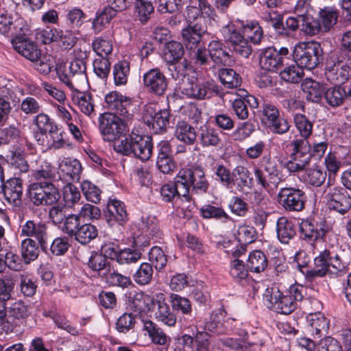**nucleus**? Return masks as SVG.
<instances>
[{"instance_id": "19", "label": "nucleus", "mask_w": 351, "mask_h": 351, "mask_svg": "<svg viewBox=\"0 0 351 351\" xmlns=\"http://www.w3.org/2000/svg\"><path fill=\"white\" fill-rule=\"evenodd\" d=\"M143 119L154 133L162 134L169 124L170 111L163 109L156 112L152 105H148L145 108Z\"/></svg>"}, {"instance_id": "31", "label": "nucleus", "mask_w": 351, "mask_h": 351, "mask_svg": "<svg viewBox=\"0 0 351 351\" xmlns=\"http://www.w3.org/2000/svg\"><path fill=\"white\" fill-rule=\"evenodd\" d=\"M82 171V165L75 158H64L58 165V173L60 178L62 176L68 182L78 181Z\"/></svg>"}, {"instance_id": "43", "label": "nucleus", "mask_w": 351, "mask_h": 351, "mask_svg": "<svg viewBox=\"0 0 351 351\" xmlns=\"http://www.w3.org/2000/svg\"><path fill=\"white\" fill-rule=\"evenodd\" d=\"M116 14L117 12L112 8L107 6H105L101 10H98L92 23V27L95 33H99L104 29Z\"/></svg>"}, {"instance_id": "5", "label": "nucleus", "mask_w": 351, "mask_h": 351, "mask_svg": "<svg viewBox=\"0 0 351 351\" xmlns=\"http://www.w3.org/2000/svg\"><path fill=\"white\" fill-rule=\"evenodd\" d=\"M12 46L16 51L34 63V66L40 73L48 74L51 64L46 57H43L36 43L28 38L16 36L12 40Z\"/></svg>"}, {"instance_id": "63", "label": "nucleus", "mask_w": 351, "mask_h": 351, "mask_svg": "<svg viewBox=\"0 0 351 351\" xmlns=\"http://www.w3.org/2000/svg\"><path fill=\"white\" fill-rule=\"evenodd\" d=\"M148 256L149 261L154 266L156 270L160 271L167 265V256L160 247H152L149 252Z\"/></svg>"}, {"instance_id": "10", "label": "nucleus", "mask_w": 351, "mask_h": 351, "mask_svg": "<svg viewBox=\"0 0 351 351\" xmlns=\"http://www.w3.org/2000/svg\"><path fill=\"white\" fill-rule=\"evenodd\" d=\"M29 193L30 200L36 206H51L60 198L58 189L47 181L32 183Z\"/></svg>"}, {"instance_id": "56", "label": "nucleus", "mask_w": 351, "mask_h": 351, "mask_svg": "<svg viewBox=\"0 0 351 351\" xmlns=\"http://www.w3.org/2000/svg\"><path fill=\"white\" fill-rule=\"evenodd\" d=\"M184 55L182 45L176 41H169L166 43L164 51V58L169 63L180 59Z\"/></svg>"}, {"instance_id": "61", "label": "nucleus", "mask_w": 351, "mask_h": 351, "mask_svg": "<svg viewBox=\"0 0 351 351\" xmlns=\"http://www.w3.org/2000/svg\"><path fill=\"white\" fill-rule=\"evenodd\" d=\"M92 47L98 56L108 57L112 51L113 45L110 40L97 37L93 41Z\"/></svg>"}, {"instance_id": "49", "label": "nucleus", "mask_w": 351, "mask_h": 351, "mask_svg": "<svg viewBox=\"0 0 351 351\" xmlns=\"http://www.w3.org/2000/svg\"><path fill=\"white\" fill-rule=\"evenodd\" d=\"M21 254L25 264L35 261L39 254V249L36 241L29 238L24 239L21 244Z\"/></svg>"}, {"instance_id": "53", "label": "nucleus", "mask_w": 351, "mask_h": 351, "mask_svg": "<svg viewBox=\"0 0 351 351\" xmlns=\"http://www.w3.org/2000/svg\"><path fill=\"white\" fill-rule=\"evenodd\" d=\"M200 213L204 219H215L222 223L230 220V217L221 208L210 204H206L200 208Z\"/></svg>"}, {"instance_id": "17", "label": "nucleus", "mask_w": 351, "mask_h": 351, "mask_svg": "<svg viewBox=\"0 0 351 351\" xmlns=\"http://www.w3.org/2000/svg\"><path fill=\"white\" fill-rule=\"evenodd\" d=\"M278 202L287 211L299 212L304 208L305 193L298 188H281L278 193Z\"/></svg>"}, {"instance_id": "33", "label": "nucleus", "mask_w": 351, "mask_h": 351, "mask_svg": "<svg viewBox=\"0 0 351 351\" xmlns=\"http://www.w3.org/2000/svg\"><path fill=\"white\" fill-rule=\"evenodd\" d=\"M73 103L77 106L80 110L85 115L93 118L96 115L95 104L91 95L80 91V87L70 89Z\"/></svg>"}, {"instance_id": "20", "label": "nucleus", "mask_w": 351, "mask_h": 351, "mask_svg": "<svg viewBox=\"0 0 351 351\" xmlns=\"http://www.w3.org/2000/svg\"><path fill=\"white\" fill-rule=\"evenodd\" d=\"M152 302L155 319L167 326H174L176 324L177 317L166 302L164 294L156 293L154 295Z\"/></svg>"}, {"instance_id": "32", "label": "nucleus", "mask_w": 351, "mask_h": 351, "mask_svg": "<svg viewBox=\"0 0 351 351\" xmlns=\"http://www.w3.org/2000/svg\"><path fill=\"white\" fill-rule=\"evenodd\" d=\"M207 27L204 24L197 22L193 25H189L182 30V36L186 48L192 50L197 47L202 36L206 32Z\"/></svg>"}, {"instance_id": "26", "label": "nucleus", "mask_w": 351, "mask_h": 351, "mask_svg": "<svg viewBox=\"0 0 351 351\" xmlns=\"http://www.w3.org/2000/svg\"><path fill=\"white\" fill-rule=\"evenodd\" d=\"M208 51L210 59L214 64L210 68L213 69L214 73L216 72L217 66H228L232 62V57L224 44L218 40H213L210 42Z\"/></svg>"}, {"instance_id": "16", "label": "nucleus", "mask_w": 351, "mask_h": 351, "mask_svg": "<svg viewBox=\"0 0 351 351\" xmlns=\"http://www.w3.org/2000/svg\"><path fill=\"white\" fill-rule=\"evenodd\" d=\"M138 228L141 235L137 236L134 240V244L137 247H147L150 245V239L154 242L161 239V231L158 219L154 216L143 217L138 223Z\"/></svg>"}, {"instance_id": "2", "label": "nucleus", "mask_w": 351, "mask_h": 351, "mask_svg": "<svg viewBox=\"0 0 351 351\" xmlns=\"http://www.w3.org/2000/svg\"><path fill=\"white\" fill-rule=\"evenodd\" d=\"M304 252H299L295 254V259L298 263L299 269L304 274L305 278L308 282L314 281L317 278H322L326 275L337 276L343 272L346 268V263L342 261L340 256L330 249H324L319 252L318 255L314 258V268L308 269L304 273L302 269L308 262L300 263L299 260L305 256Z\"/></svg>"}, {"instance_id": "60", "label": "nucleus", "mask_w": 351, "mask_h": 351, "mask_svg": "<svg viewBox=\"0 0 351 351\" xmlns=\"http://www.w3.org/2000/svg\"><path fill=\"white\" fill-rule=\"evenodd\" d=\"M9 162L11 167L16 170H19L20 173H27L29 171V165L24 158L23 152L20 149L12 151Z\"/></svg>"}, {"instance_id": "48", "label": "nucleus", "mask_w": 351, "mask_h": 351, "mask_svg": "<svg viewBox=\"0 0 351 351\" xmlns=\"http://www.w3.org/2000/svg\"><path fill=\"white\" fill-rule=\"evenodd\" d=\"M234 185L239 191H243L245 187L250 188L252 185V178L249 170L243 166L236 167L232 171Z\"/></svg>"}, {"instance_id": "4", "label": "nucleus", "mask_w": 351, "mask_h": 351, "mask_svg": "<svg viewBox=\"0 0 351 351\" xmlns=\"http://www.w3.org/2000/svg\"><path fill=\"white\" fill-rule=\"evenodd\" d=\"M254 174L257 184L264 189L269 188L270 184L277 187L285 179L282 166L269 155L262 157L258 166L254 167Z\"/></svg>"}, {"instance_id": "38", "label": "nucleus", "mask_w": 351, "mask_h": 351, "mask_svg": "<svg viewBox=\"0 0 351 351\" xmlns=\"http://www.w3.org/2000/svg\"><path fill=\"white\" fill-rule=\"evenodd\" d=\"M276 232L278 240L283 244H287L295 235V225L286 217H280L276 222Z\"/></svg>"}, {"instance_id": "62", "label": "nucleus", "mask_w": 351, "mask_h": 351, "mask_svg": "<svg viewBox=\"0 0 351 351\" xmlns=\"http://www.w3.org/2000/svg\"><path fill=\"white\" fill-rule=\"evenodd\" d=\"M93 71L101 80H106L110 73V62L108 57L98 56L93 62Z\"/></svg>"}, {"instance_id": "28", "label": "nucleus", "mask_w": 351, "mask_h": 351, "mask_svg": "<svg viewBox=\"0 0 351 351\" xmlns=\"http://www.w3.org/2000/svg\"><path fill=\"white\" fill-rule=\"evenodd\" d=\"M293 121L299 136L295 135L290 142L300 144L303 142L306 145H311L308 138L313 134V121L305 114L299 112L293 114Z\"/></svg>"}, {"instance_id": "7", "label": "nucleus", "mask_w": 351, "mask_h": 351, "mask_svg": "<svg viewBox=\"0 0 351 351\" xmlns=\"http://www.w3.org/2000/svg\"><path fill=\"white\" fill-rule=\"evenodd\" d=\"M292 56L294 62L302 69L312 70L319 64L322 49L316 42H302L295 46Z\"/></svg>"}, {"instance_id": "47", "label": "nucleus", "mask_w": 351, "mask_h": 351, "mask_svg": "<svg viewBox=\"0 0 351 351\" xmlns=\"http://www.w3.org/2000/svg\"><path fill=\"white\" fill-rule=\"evenodd\" d=\"M247 266L250 271L260 273L267 267V259L262 251L254 250L248 256Z\"/></svg>"}, {"instance_id": "55", "label": "nucleus", "mask_w": 351, "mask_h": 351, "mask_svg": "<svg viewBox=\"0 0 351 351\" xmlns=\"http://www.w3.org/2000/svg\"><path fill=\"white\" fill-rule=\"evenodd\" d=\"M319 23L322 32H326L336 24L338 14L336 10L332 7H326L319 12Z\"/></svg>"}, {"instance_id": "51", "label": "nucleus", "mask_w": 351, "mask_h": 351, "mask_svg": "<svg viewBox=\"0 0 351 351\" xmlns=\"http://www.w3.org/2000/svg\"><path fill=\"white\" fill-rule=\"evenodd\" d=\"M169 302L173 311L181 313L185 315H191L193 308L191 301L186 297L181 296L177 293H171Z\"/></svg>"}, {"instance_id": "30", "label": "nucleus", "mask_w": 351, "mask_h": 351, "mask_svg": "<svg viewBox=\"0 0 351 351\" xmlns=\"http://www.w3.org/2000/svg\"><path fill=\"white\" fill-rule=\"evenodd\" d=\"M5 200L11 205L19 206L23 195L22 180L18 178H10L3 182L1 191Z\"/></svg>"}, {"instance_id": "58", "label": "nucleus", "mask_w": 351, "mask_h": 351, "mask_svg": "<svg viewBox=\"0 0 351 351\" xmlns=\"http://www.w3.org/2000/svg\"><path fill=\"white\" fill-rule=\"evenodd\" d=\"M0 256H2L5 267L14 271H19L22 269L23 261L14 251L3 249L2 252H0Z\"/></svg>"}, {"instance_id": "6", "label": "nucleus", "mask_w": 351, "mask_h": 351, "mask_svg": "<svg viewBox=\"0 0 351 351\" xmlns=\"http://www.w3.org/2000/svg\"><path fill=\"white\" fill-rule=\"evenodd\" d=\"M62 230L82 245H86L98 235L97 228L90 223H81L78 216L69 215L63 223Z\"/></svg>"}, {"instance_id": "37", "label": "nucleus", "mask_w": 351, "mask_h": 351, "mask_svg": "<svg viewBox=\"0 0 351 351\" xmlns=\"http://www.w3.org/2000/svg\"><path fill=\"white\" fill-rule=\"evenodd\" d=\"M174 136L185 145H191L197 139V133L194 127L186 121H178L176 125Z\"/></svg>"}, {"instance_id": "14", "label": "nucleus", "mask_w": 351, "mask_h": 351, "mask_svg": "<svg viewBox=\"0 0 351 351\" xmlns=\"http://www.w3.org/2000/svg\"><path fill=\"white\" fill-rule=\"evenodd\" d=\"M125 122L114 113L102 114L99 119V131L106 142H113L125 133Z\"/></svg>"}, {"instance_id": "44", "label": "nucleus", "mask_w": 351, "mask_h": 351, "mask_svg": "<svg viewBox=\"0 0 351 351\" xmlns=\"http://www.w3.org/2000/svg\"><path fill=\"white\" fill-rule=\"evenodd\" d=\"M219 78L221 83L226 88H237L241 84V77L234 70L232 69H217Z\"/></svg>"}, {"instance_id": "54", "label": "nucleus", "mask_w": 351, "mask_h": 351, "mask_svg": "<svg viewBox=\"0 0 351 351\" xmlns=\"http://www.w3.org/2000/svg\"><path fill=\"white\" fill-rule=\"evenodd\" d=\"M280 76L285 82L297 84L303 78V69L295 62V64L285 67L280 71Z\"/></svg>"}, {"instance_id": "3", "label": "nucleus", "mask_w": 351, "mask_h": 351, "mask_svg": "<svg viewBox=\"0 0 351 351\" xmlns=\"http://www.w3.org/2000/svg\"><path fill=\"white\" fill-rule=\"evenodd\" d=\"M152 138L141 135L132 130L130 135L114 145L116 152L124 156H133L142 161L148 160L153 151Z\"/></svg>"}, {"instance_id": "40", "label": "nucleus", "mask_w": 351, "mask_h": 351, "mask_svg": "<svg viewBox=\"0 0 351 351\" xmlns=\"http://www.w3.org/2000/svg\"><path fill=\"white\" fill-rule=\"evenodd\" d=\"M347 97L345 88L340 85L328 88L324 93L326 102L331 108H337L343 105Z\"/></svg>"}, {"instance_id": "12", "label": "nucleus", "mask_w": 351, "mask_h": 351, "mask_svg": "<svg viewBox=\"0 0 351 351\" xmlns=\"http://www.w3.org/2000/svg\"><path fill=\"white\" fill-rule=\"evenodd\" d=\"M181 88V93L188 98L202 100L211 97L219 91L218 86L213 80H202L196 77H187Z\"/></svg>"}, {"instance_id": "29", "label": "nucleus", "mask_w": 351, "mask_h": 351, "mask_svg": "<svg viewBox=\"0 0 351 351\" xmlns=\"http://www.w3.org/2000/svg\"><path fill=\"white\" fill-rule=\"evenodd\" d=\"M349 67L341 62L328 59L326 62L325 75L331 84H341L349 77Z\"/></svg>"}, {"instance_id": "34", "label": "nucleus", "mask_w": 351, "mask_h": 351, "mask_svg": "<svg viewBox=\"0 0 351 351\" xmlns=\"http://www.w3.org/2000/svg\"><path fill=\"white\" fill-rule=\"evenodd\" d=\"M309 323L308 330L314 338H320L322 336L328 334L329 329V322L320 312L310 314L308 316Z\"/></svg>"}, {"instance_id": "21", "label": "nucleus", "mask_w": 351, "mask_h": 351, "mask_svg": "<svg viewBox=\"0 0 351 351\" xmlns=\"http://www.w3.org/2000/svg\"><path fill=\"white\" fill-rule=\"evenodd\" d=\"M328 208L341 215L351 208V196L342 187L330 188L326 195Z\"/></svg>"}, {"instance_id": "52", "label": "nucleus", "mask_w": 351, "mask_h": 351, "mask_svg": "<svg viewBox=\"0 0 351 351\" xmlns=\"http://www.w3.org/2000/svg\"><path fill=\"white\" fill-rule=\"evenodd\" d=\"M199 139L203 147L217 146L221 141L218 131L207 125L201 126Z\"/></svg>"}, {"instance_id": "59", "label": "nucleus", "mask_w": 351, "mask_h": 351, "mask_svg": "<svg viewBox=\"0 0 351 351\" xmlns=\"http://www.w3.org/2000/svg\"><path fill=\"white\" fill-rule=\"evenodd\" d=\"M301 30L306 35L314 36L322 32L320 23L310 15L300 18Z\"/></svg>"}, {"instance_id": "1", "label": "nucleus", "mask_w": 351, "mask_h": 351, "mask_svg": "<svg viewBox=\"0 0 351 351\" xmlns=\"http://www.w3.org/2000/svg\"><path fill=\"white\" fill-rule=\"evenodd\" d=\"M209 183L205 173L200 167L181 169L174 178L173 183L163 184L160 188V195L163 201L173 202L182 196L189 200L190 189L197 194L207 192Z\"/></svg>"}, {"instance_id": "36", "label": "nucleus", "mask_w": 351, "mask_h": 351, "mask_svg": "<svg viewBox=\"0 0 351 351\" xmlns=\"http://www.w3.org/2000/svg\"><path fill=\"white\" fill-rule=\"evenodd\" d=\"M36 162V169L31 171V180L38 181L42 179L51 180L56 178V167L47 160L39 158Z\"/></svg>"}, {"instance_id": "13", "label": "nucleus", "mask_w": 351, "mask_h": 351, "mask_svg": "<svg viewBox=\"0 0 351 351\" xmlns=\"http://www.w3.org/2000/svg\"><path fill=\"white\" fill-rule=\"evenodd\" d=\"M289 160L285 167L291 173L304 171L311 160V145L302 142L301 144L289 143Z\"/></svg>"}, {"instance_id": "15", "label": "nucleus", "mask_w": 351, "mask_h": 351, "mask_svg": "<svg viewBox=\"0 0 351 351\" xmlns=\"http://www.w3.org/2000/svg\"><path fill=\"white\" fill-rule=\"evenodd\" d=\"M221 33L224 41L229 43L233 50L244 58H248L252 51V46L247 38L238 31L232 23L222 27Z\"/></svg>"}, {"instance_id": "25", "label": "nucleus", "mask_w": 351, "mask_h": 351, "mask_svg": "<svg viewBox=\"0 0 351 351\" xmlns=\"http://www.w3.org/2000/svg\"><path fill=\"white\" fill-rule=\"evenodd\" d=\"M106 108L114 114L124 117L129 115V108L132 105V99L117 91H111L105 96Z\"/></svg>"}, {"instance_id": "24", "label": "nucleus", "mask_w": 351, "mask_h": 351, "mask_svg": "<svg viewBox=\"0 0 351 351\" xmlns=\"http://www.w3.org/2000/svg\"><path fill=\"white\" fill-rule=\"evenodd\" d=\"M145 88L151 93L162 95L167 88V79L158 68L151 69L143 75Z\"/></svg>"}, {"instance_id": "27", "label": "nucleus", "mask_w": 351, "mask_h": 351, "mask_svg": "<svg viewBox=\"0 0 351 351\" xmlns=\"http://www.w3.org/2000/svg\"><path fill=\"white\" fill-rule=\"evenodd\" d=\"M106 220L110 226L123 225L128 219L125 204L115 198H110L105 212Z\"/></svg>"}, {"instance_id": "11", "label": "nucleus", "mask_w": 351, "mask_h": 351, "mask_svg": "<svg viewBox=\"0 0 351 351\" xmlns=\"http://www.w3.org/2000/svg\"><path fill=\"white\" fill-rule=\"evenodd\" d=\"M291 54L287 47H280L279 50L274 47L263 49L259 55V64L262 69L270 72H277L287 61Z\"/></svg>"}, {"instance_id": "42", "label": "nucleus", "mask_w": 351, "mask_h": 351, "mask_svg": "<svg viewBox=\"0 0 351 351\" xmlns=\"http://www.w3.org/2000/svg\"><path fill=\"white\" fill-rule=\"evenodd\" d=\"M301 88L308 101L318 103L323 93L322 86L311 78H306L301 84Z\"/></svg>"}, {"instance_id": "50", "label": "nucleus", "mask_w": 351, "mask_h": 351, "mask_svg": "<svg viewBox=\"0 0 351 351\" xmlns=\"http://www.w3.org/2000/svg\"><path fill=\"white\" fill-rule=\"evenodd\" d=\"M154 0H136L134 3L135 13L141 23L145 24L153 14L154 8Z\"/></svg>"}, {"instance_id": "39", "label": "nucleus", "mask_w": 351, "mask_h": 351, "mask_svg": "<svg viewBox=\"0 0 351 351\" xmlns=\"http://www.w3.org/2000/svg\"><path fill=\"white\" fill-rule=\"evenodd\" d=\"M143 330L147 333L154 344L164 346L169 339L163 330L151 320L143 321Z\"/></svg>"}, {"instance_id": "22", "label": "nucleus", "mask_w": 351, "mask_h": 351, "mask_svg": "<svg viewBox=\"0 0 351 351\" xmlns=\"http://www.w3.org/2000/svg\"><path fill=\"white\" fill-rule=\"evenodd\" d=\"M36 38L47 45L62 40L66 48H71L75 43V38L69 34L67 37L63 30L47 25L45 28H38L35 32Z\"/></svg>"}, {"instance_id": "64", "label": "nucleus", "mask_w": 351, "mask_h": 351, "mask_svg": "<svg viewBox=\"0 0 351 351\" xmlns=\"http://www.w3.org/2000/svg\"><path fill=\"white\" fill-rule=\"evenodd\" d=\"M141 256L137 249L126 247L119 250L117 262L119 265H129L136 263Z\"/></svg>"}, {"instance_id": "18", "label": "nucleus", "mask_w": 351, "mask_h": 351, "mask_svg": "<svg viewBox=\"0 0 351 351\" xmlns=\"http://www.w3.org/2000/svg\"><path fill=\"white\" fill-rule=\"evenodd\" d=\"M328 230L329 226L325 220L317 221L306 219L300 223V239L311 245L324 239Z\"/></svg>"}, {"instance_id": "23", "label": "nucleus", "mask_w": 351, "mask_h": 351, "mask_svg": "<svg viewBox=\"0 0 351 351\" xmlns=\"http://www.w3.org/2000/svg\"><path fill=\"white\" fill-rule=\"evenodd\" d=\"M20 236L34 238L42 249L47 247V226L42 221L27 220L20 226Z\"/></svg>"}, {"instance_id": "8", "label": "nucleus", "mask_w": 351, "mask_h": 351, "mask_svg": "<svg viewBox=\"0 0 351 351\" xmlns=\"http://www.w3.org/2000/svg\"><path fill=\"white\" fill-rule=\"evenodd\" d=\"M86 70L84 61L76 58L71 62L68 66L66 64H60L57 67L56 73L59 80L70 90L80 87V84L88 82Z\"/></svg>"}, {"instance_id": "45", "label": "nucleus", "mask_w": 351, "mask_h": 351, "mask_svg": "<svg viewBox=\"0 0 351 351\" xmlns=\"http://www.w3.org/2000/svg\"><path fill=\"white\" fill-rule=\"evenodd\" d=\"M213 178L226 189H232L234 186L232 173L223 164L216 163L212 168Z\"/></svg>"}, {"instance_id": "57", "label": "nucleus", "mask_w": 351, "mask_h": 351, "mask_svg": "<svg viewBox=\"0 0 351 351\" xmlns=\"http://www.w3.org/2000/svg\"><path fill=\"white\" fill-rule=\"evenodd\" d=\"M153 269L151 264L143 263L133 275L134 282L139 285H147L152 280Z\"/></svg>"}, {"instance_id": "9", "label": "nucleus", "mask_w": 351, "mask_h": 351, "mask_svg": "<svg viewBox=\"0 0 351 351\" xmlns=\"http://www.w3.org/2000/svg\"><path fill=\"white\" fill-rule=\"evenodd\" d=\"M263 299L267 308L276 313L289 315L296 309L291 299L276 285L265 290Z\"/></svg>"}, {"instance_id": "35", "label": "nucleus", "mask_w": 351, "mask_h": 351, "mask_svg": "<svg viewBox=\"0 0 351 351\" xmlns=\"http://www.w3.org/2000/svg\"><path fill=\"white\" fill-rule=\"evenodd\" d=\"M326 172L319 166L307 167L301 175L300 180L308 186L319 187L326 180Z\"/></svg>"}, {"instance_id": "41", "label": "nucleus", "mask_w": 351, "mask_h": 351, "mask_svg": "<svg viewBox=\"0 0 351 351\" xmlns=\"http://www.w3.org/2000/svg\"><path fill=\"white\" fill-rule=\"evenodd\" d=\"M130 73V62L127 60H119L112 67L114 84L117 86L127 84Z\"/></svg>"}, {"instance_id": "46", "label": "nucleus", "mask_w": 351, "mask_h": 351, "mask_svg": "<svg viewBox=\"0 0 351 351\" xmlns=\"http://www.w3.org/2000/svg\"><path fill=\"white\" fill-rule=\"evenodd\" d=\"M229 273L236 282L244 285L247 282L248 268L241 260L234 258L230 262Z\"/></svg>"}]
</instances>
